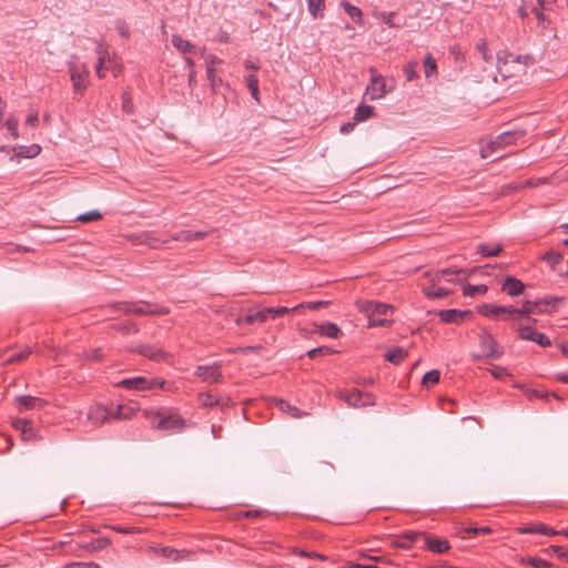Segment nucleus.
<instances>
[{"instance_id": "27", "label": "nucleus", "mask_w": 568, "mask_h": 568, "mask_svg": "<svg viewBox=\"0 0 568 568\" xmlns=\"http://www.w3.org/2000/svg\"><path fill=\"white\" fill-rule=\"evenodd\" d=\"M535 312H537V307L535 306L534 302L526 301L520 308H515L511 306L510 317L517 320L518 317L529 316Z\"/></svg>"}, {"instance_id": "30", "label": "nucleus", "mask_w": 568, "mask_h": 568, "mask_svg": "<svg viewBox=\"0 0 568 568\" xmlns=\"http://www.w3.org/2000/svg\"><path fill=\"white\" fill-rule=\"evenodd\" d=\"M31 352L32 351H31L30 347H24L22 351H20L18 353H13V354H11L10 356H8L6 358H2L3 353L0 352L1 365L2 366H7V365H10V364L23 361V359H26L31 354Z\"/></svg>"}, {"instance_id": "56", "label": "nucleus", "mask_w": 568, "mask_h": 568, "mask_svg": "<svg viewBox=\"0 0 568 568\" xmlns=\"http://www.w3.org/2000/svg\"><path fill=\"white\" fill-rule=\"evenodd\" d=\"M464 532L466 535H475V534H484V535H487V534H490L491 532V529L487 526H484V527H475V526H470V527H467Z\"/></svg>"}, {"instance_id": "29", "label": "nucleus", "mask_w": 568, "mask_h": 568, "mask_svg": "<svg viewBox=\"0 0 568 568\" xmlns=\"http://www.w3.org/2000/svg\"><path fill=\"white\" fill-rule=\"evenodd\" d=\"M519 531L521 534H540L546 536H555L557 535V530L549 528L544 524L530 525L524 528H520Z\"/></svg>"}, {"instance_id": "11", "label": "nucleus", "mask_w": 568, "mask_h": 568, "mask_svg": "<svg viewBox=\"0 0 568 568\" xmlns=\"http://www.w3.org/2000/svg\"><path fill=\"white\" fill-rule=\"evenodd\" d=\"M16 406L20 413L33 409H41L47 402L41 397L21 395L14 399Z\"/></svg>"}, {"instance_id": "63", "label": "nucleus", "mask_w": 568, "mask_h": 568, "mask_svg": "<svg viewBox=\"0 0 568 568\" xmlns=\"http://www.w3.org/2000/svg\"><path fill=\"white\" fill-rule=\"evenodd\" d=\"M112 530L120 532V534H124V535L135 534V532L140 531L136 527H122V526H112Z\"/></svg>"}, {"instance_id": "32", "label": "nucleus", "mask_w": 568, "mask_h": 568, "mask_svg": "<svg viewBox=\"0 0 568 568\" xmlns=\"http://www.w3.org/2000/svg\"><path fill=\"white\" fill-rule=\"evenodd\" d=\"M307 9L314 19H321L324 16L325 0H306Z\"/></svg>"}, {"instance_id": "47", "label": "nucleus", "mask_w": 568, "mask_h": 568, "mask_svg": "<svg viewBox=\"0 0 568 568\" xmlns=\"http://www.w3.org/2000/svg\"><path fill=\"white\" fill-rule=\"evenodd\" d=\"M520 562H525L528 565H531L535 568H549L550 564L544 559L536 558V557H528L527 559L521 558Z\"/></svg>"}, {"instance_id": "26", "label": "nucleus", "mask_w": 568, "mask_h": 568, "mask_svg": "<svg viewBox=\"0 0 568 568\" xmlns=\"http://www.w3.org/2000/svg\"><path fill=\"white\" fill-rule=\"evenodd\" d=\"M317 332L325 337L338 338L342 335L341 328L331 322L317 325Z\"/></svg>"}, {"instance_id": "9", "label": "nucleus", "mask_w": 568, "mask_h": 568, "mask_svg": "<svg viewBox=\"0 0 568 568\" xmlns=\"http://www.w3.org/2000/svg\"><path fill=\"white\" fill-rule=\"evenodd\" d=\"M221 367V362H215L213 365H200L195 369V375L209 384L220 383L223 379Z\"/></svg>"}, {"instance_id": "39", "label": "nucleus", "mask_w": 568, "mask_h": 568, "mask_svg": "<svg viewBox=\"0 0 568 568\" xmlns=\"http://www.w3.org/2000/svg\"><path fill=\"white\" fill-rule=\"evenodd\" d=\"M477 51L480 53L481 59L485 62H491L493 55L489 53L488 44L486 39H479V41L476 44Z\"/></svg>"}, {"instance_id": "35", "label": "nucleus", "mask_w": 568, "mask_h": 568, "mask_svg": "<svg viewBox=\"0 0 568 568\" xmlns=\"http://www.w3.org/2000/svg\"><path fill=\"white\" fill-rule=\"evenodd\" d=\"M172 44L178 51L182 53H190L193 52L195 49V47L191 42L182 39L178 34L172 36Z\"/></svg>"}, {"instance_id": "62", "label": "nucleus", "mask_w": 568, "mask_h": 568, "mask_svg": "<svg viewBox=\"0 0 568 568\" xmlns=\"http://www.w3.org/2000/svg\"><path fill=\"white\" fill-rule=\"evenodd\" d=\"M254 318H255V323H265L270 316L267 314V312H265V307L264 308H261V310H257L256 312H254Z\"/></svg>"}, {"instance_id": "12", "label": "nucleus", "mask_w": 568, "mask_h": 568, "mask_svg": "<svg viewBox=\"0 0 568 568\" xmlns=\"http://www.w3.org/2000/svg\"><path fill=\"white\" fill-rule=\"evenodd\" d=\"M471 272L473 271H467V270H464V268L448 267V268H443V270L436 271L434 274L427 272V273H425V275L430 278V284H436L443 277H446L447 281L450 282V283H455L456 278L453 277V276H456V275H458L460 273L469 275Z\"/></svg>"}, {"instance_id": "22", "label": "nucleus", "mask_w": 568, "mask_h": 568, "mask_svg": "<svg viewBox=\"0 0 568 568\" xmlns=\"http://www.w3.org/2000/svg\"><path fill=\"white\" fill-rule=\"evenodd\" d=\"M524 288L525 286L523 282L514 276H507L503 285V291L509 296L520 295L524 292Z\"/></svg>"}, {"instance_id": "40", "label": "nucleus", "mask_w": 568, "mask_h": 568, "mask_svg": "<svg viewBox=\"0 0 568 568\" xmlns=\"http://www.w3.org/2000/svg\"><path fill=\"white\" fill-rule=\"evenodd\" d=\"M110 544H111V540L108 537H100L98 539L92 540L88 545L87 549L90 551H98V550L104 549Z\"/></svg>"}, {"instance_id": "45", "label": "nucleus", "mask_w": 568, "mask_h": 568, "mask_svg": "<svg viewBox=\"0 0 568 568\" xmlns=\"http://www.w3.org/2000/svg\"><path fill=\"white\" fill-rule=\"evenodd\" d=\"M101 217H102V214L99 211L93 210V211H90V212L79 215L77 217V220L82 223H89V222L98 221Z\"/></svg>"}, {"instance_id": "36", "label": "nucleus", "mask_w": 568, "mask_h": 568, "mask_svg": "<svg viewBox=\"0 0 568 568\" xmlns=\"http://www.w3.org/2000/svg\"><path fill=\"white\" fill-rule=\"evenodd\" d=\"M424 294L429 298H442L449 294V291L444 287H437L436 284L424 286Z\"/></svg>"}, {"instance_id": "25", "label": "nucleus", "mask_w": 568, "mask_h": 568, "mask_svg": "<svg viewBox=\"0 0 568 568\" xmlns=\"http://www.w3.org/2000/svg\"><path fill=\"white\" fill-rule=\"evenodd\" d=\"M302 308H304V304H300L291 308L286 306L265 307V312H267L268 316L274 320L287 314L297 313Z\"/></svg>"}, {"instance_id": "13", "label": "nucleus", "mask_w": 568, "mask_h": 568, "mask_svg": "<svg viewBox=\"0 0 568 568\" xmlns=\"http://www.w3.org/2000/svg\"><path fill=\"white\" fill-rule=\"evenodd\" d=\"M150 549L154 554L160 555L163 558L170 559V560H172L174 562L184 560L189 556V554H190L185 549L178 550V549H174V548L169 547V546H164V547H154V546H152V547H150Z\"/></svg>"}, {"instance_id": "4", "label": "nucleus", "mask_w": 568, "mask_h": 568, "mask_svg": "<svg viewBox=\"0 0 568 568\" xmlns=\"http://www.w3.org/2000/svg\"><path fill=\"white\" fill-rule=\"evenodd\" d=\"M525 131L523 130H513V131H506L501 134L497 135V138L494 141H490L487 145L483 146L480 150V156L483 159H487L494 153L495 151L505 148L507 145L514 144L518 139L524 138Z\"/></svg>"}, {"instance_id": "46", "label": "nucleus", "mask_w": 568, "mask_h": 568, "mask_svg": "<svg viewBox=\"0 0 568 568\" xmlns=\"http://www.w3.org/2000/svg\"><path fill=\"white\" fill-rule=\"evenodd\" d=\"M487 286L486 285H467L465 288H464V295L466 296H474V295H481V294H485L487 292Z\"/></svg>"}, {"instance_id": "14", "label": "nucleus", "mask_w": 568, "mask_h": 568, "mask_svg": "<svg viewBox=\"0 0 568 568\" xmlns=\"http://www.w3.org/2000/svg\"><path fill=\"white\" fill-rule=\"evenodd\" d=\"M470 315V311H460L456 308L442 310L438 312L440 321L447 324H459Z\"/></svg>"}, {"instance_id": "50", "label": "nucleus", "mask_w": 568, "mask_h": 568, "mask_svg": "<svg viewBox=\"0 0 568 568\" xmlns=\"http://www.w3.org/2000/svg\"><path fill=\"white\" fill-rule=\"evenodd\" d=\"M278 406H280L282 412H285V413L290 414L293 417H300L301 416L298 408H296L295 406H292L291 404H288L287 402L283 400V399L280 400Z\"/></svg>"}, {"instance_id": "7", "label": "nucleus", "mask_w": 568, "mask_h": 568, "mask_svg": "<svg viewBox=\"0 0 568 568\" xmlns=\"http://www.w3.org/2000/svg\"><path fill=\"white\" fill-rule=\"evenodd\" d=\"M339 399L345 400L348 406L352 407H364L375 405L374 395L371 393H364L359 389L352 390H339L337 393Z\"/></svg>"}, {"instance_id": "48", "label": "nucleus", "mask_w": 568, "mask_h": 568, "mask_svg": "<svg viewBox=\"0 0 568 568\" xmlns=\"http://www.w3.org/2000/svg\"><path fill=\"white\" fill-rule=\"evenodd\" d=\"M417 65H418V63L413 61V62H408L404 67V73L406 75L407 81H413L418 78V73L416 71Z\"/></svg>"}, {"instance_id": "1", "label": "nucleus", "mask_w": 568, "mask_h": 568, "mask_svg": "<svg viewBox=\"0 0 568 568\" xmlns=\"http://www.w3.org/2000/svg\"><path fill=\"white\" fill-rule=\"evenodd\" d=\"M111 308L115 312H120L123 314H134L138 316L142 315H165L169 314V308L165 306H159L151 303H140V304H131L119 302L111 305Z\"/></svg>"}, {"instance_id": "20", "label": "nucleus", "mask_w": 568, "mask_h": 568, "mask_svg": "<svg viewBox=\"0 0 568 568\" xmlns=\"http://www.w3.org/2000/svg\"><path fill=\"white\" fill-rule=\"evenodd\" d=\"M420 536H422V532L406 531V532L402 534L400 536H397L396 538H394L392 541V546L403 548V549H408L412 547V544L415 540L420 538Z\"/></svg>"}, {"instance_id": "8", "label": "nucleus", "mask_w": 568, "mask_h": 568, "mask_svg": "<svg viewBox=\"0 0 568 568\" xmlns=\"http://www.w3.org/2000/svg\"><path fill=\"white\" fill-rule=\"evenodd\" d=\"M369 72L372 77L371 83L366 88V94L369 95V100L382 99L386 93L393 90V87H387L384 78L375 73V68H371Z\"/></svg>"}, {"instance_id": "10", "label": "nucleus", "mask_w": 568, "mask_h": 568, "mask_svg": "<svg viewBox=\"0 0 568 568\" xmlns=\"http://www.w3.org/2000/svg\"><path fill=\"white\" fill-rule=\"evenodd\" d=\"M517 332L518 336L524 341L535 342L542 347L551 345L549 337L544 333L535 331L532 325H519Z\"/></svg>"}, {"instance_id": "5", "label": "nucleus", "mask_w": 568, "mask_h": 568, "mask_svg": "<svg viewBox=\"0 0 568 568\" xmlns=\"http://www.w3.org/2000/svg\"><path fill=\"white\" fill-rule=\"evenodd\" d=\"M156 423L154 424V428L160 430H166L171 433H180L185 427V420L183 417L175 412H168L161 409L156 413Z\"/></svg>"}, {"instance_id": "59", "label": "nucleus", "mask_w": 568, "mask_h": 568, "mask_svg": "<svg viewBox=\"0 0 568 568\" xmlns=\"http://www.w3.org/2000/svg\"><path fill=\"white\" fill-rule=\"evenodd\" d=\"M296 554H298L302 557L320 559V560H323V561L328 559L327 556L318 554V552H315V551L298 550V551H296Z\"/></svg>"}, {"instance_id": "42", "label": "nucleus", "mask_w": 568, "mask_h": 568, "mask_svg": "<svg viewBox=\"0 0 568 568\" xmlns=\"http://www.w3.org/2000/svg\"><path fill=\"white\" fill-rule=\"evenodd\" d=\"M424 68L426 78L432 77L437 71V64L435 59L428 53L424 59Z\"/></svg>"}, {"instance_id": "15", "label": "nucleus", "mask_w": 568, "mask_h": 568, "mask_svg": "<svg viewBox=\"0 0 568 568\" xmlns=\"http://www.w3.org/2000/svg\"><path fill=\"white\" fill-rule=\"evenodd\" d=\"M420 538L425 540L426 549L432 552L444 554L450 549V545L447 539L434 538L426 532H422Z\"/></svg>"}, {"instance_id": "41", "label": "nucleus", "mask_w": 568, "mask_h": 568, "mask_svg": "<svg viewBox=\"0 0 568 568\" xmlns=\"http://www.w3.org/2000/svg\"><path fill=\"white\" fill-rule=\"evenodd\" d=\"M439 378H440V372L438 369H432L424 375V377L422 379V384L424 386L434 385L439 382Z\"/></svg>"}, {"instance_id": "24", "label": "nucleus", "mask_w": 568, "mask_h": 568, "mask_svg": "<svg viewBox=\"0 0 568 568\" xmlns=\"http://www.w3.org/2000/svg\"><path fill=\"white\" fill-rule=\"evenodd\" d=\"M511 306H497L491 304H483L479 307V313L484 316H500L501 314H508L510 316Z\"/></svg>"}, {"instance_id": "58", "label": "nucleus", "mask_w": 568, "mask_h": 568, "mask_svg": "<svg viewBox=\"0 0 568 568\" xmlns=\"http://www.w3.org/2000/svg\"><path fill=\"white\" fill-rule=\"evenodd\" d=\"M115 29L122 38L128 39L130 37L129 27L125 21L119 20L115 24Z\"/></svg>"}, {"instance_id": "34", "label": "nucleus", "mask_w": 568, "mask_h": 568, "mask_svg": "<svg viewBox=\"0 0 568 568\" xmlns=\"http://www.w3.org/2000/svg\"><path fill=\"white\" fill-rule=\"evenodd\" d=\"M374 114V106L368 104H359L354 114L355 122H363L371 119Z\"/></svg>"}, {"instance_id": "33", "label": "nucleus", "mask_w": 568, "mask_h": 568, "mask_svg": "<svg viewBox=\"0 0 568 568\" xmlns=\"http://www.w3.org/2000/svg\"><path fill=\"white\" fill-rule=\"evenodd\" d=\"M407 357V352L400 347H394L385 354V359L395 365L400 364Z\"/></svg>"}, {"instance_id": "49", "label": "nucleus", "mask_w": 568, "mask_h": 568, "mask_svg": "<svg viewBox=\"0 0 568 568\" xmlns=\"http://www.w3.org/2000/svg\"><path fill=\"white\" fill-rule=\"evenodd\" d=\"M122 110L126 114L133 113V102L131 94L128 91H124L122 94Z\"/></svg>"}, {"instance_id": "23", "label": "nucleus", "mask_w": 568, "mask_h": 568, "mask_svg": "<svg viewBox=\"0 0 568 568\" xmlns=\"http://www.w3.org/2000/svg\"><path fill=\"white\" fill-rule=\"evenodd\" d=\"M110 419H129L134 413V409L125 405H111L108 407Z\"/></svg>"}, {"instance_id": "6", "label": "nucleus", "mask_w": 568, "mask_h": 568, "mask_svg": "<svg viewBox=\"0 0 568 568\" xmlns=\"http://www.w3.org/2000/svg\"><path fill=\"white\" fill-rule=\"evenodd\" d=\"M479 346L483 351L480 355H474L475 359H497L504 354V348L495 339V337L486 329H481L479 334Z\"/></svg>"}, {"instance_id": "61", "label": "nucleus", "mask_w": 568, "mask_h": 568, "mask_svg": "<svg viewBox=\"0 0 568 568\" xmlns=\"http://www.w3.org/2000/svg\"><path fill=\"white\" fill-rule=\"evenodd\" d=\"M235 322L239 326H242L244 324H250V325L254 324L255 323L254 313H250L245 316H239V317H236Z\"/></svg>"}, {"instance_id": "60", "label": "nucleus", "mask_w": 568, "mask_h": 568, "mask_svg": "<svg viewBox=\"0 0 568 568\" xmlns=\"http://www.w3.org/2000/svg\"><path fill=\"white\" fill-rule=\"evenodd\" d=\"M490 373L497 379H503V378L509 376V373L507 372V369L505 367H501V366H494L490 369Z\"/></svg>"}, {"instance_id": "43", "label": "nucleus", "mask_w": 568, "mask_h": 568, "mask_svg": "<svg viewBox=\"0 0 568 568\" xmlns=\"http://www.w3.org/2000/svg\"><path fill=\"white\" fill-rule=\"evenodd\" d=\"M246 85L251 91L252 97L255 100H258V79L255 74H250L246 77Z\"/></svg>"}, {"instance_id": "31", "label": "nucleus", "mask_w": 568, "mask_h": 568, "mask_svg": "<svg viewBox=\"0 0 568 568\" xmlns=\"http://www.w3.org/2000/svg\"><path fill=\"white\" fill-rule=\"evenodd\" d=\"M477 252L484 257L497 256L503 252V245L481 243L477 246Z\"/></svg>"}, {"instance_id": "3", "label": "nucleus", "mask_w": 568, "mask_h": 568, "mask_svg": "<svg viewBox=\"0 0 568 568\" xmlns=\"http://www.w3.org/2000/svg\"><path fill=\"white\" fill-rule=\"evenodd\" d=\"M365 312L368 316L369 327L388 326L390 324V321L386 317L389 313L393 312V306L389 304L379 302H366Z\"/></svg>"}, {"instance_id": "53", "label": "nucleus", "mask_w": 568, "mask_h": 568, "mask_svg": "<svg viewBox=\"0 0 568 568\" xmlns=\"http://www.w3.org/2000/svg\"><path fill=\"white\" fill-rule=\"evenodd\" d=\"M206 75L213 90H215L217 84L222 83L221 78L216 77L215 69L212 65H209V69H206Z\"/></svg>"}, {"instance_id": "52", "label": "nucleus", "mask_w": 568, "mask_h": 568, "mask_svg": "<svg viewBox=\"0 0 568 568\" xmlns=\"http://www.w3.org/2000/svg\"><path fill=\"white\" fill-rule=\"evenodd\" d=\"M20 150L19 155L31 158L36 156L40 152L41 148L38 144H32L30 148L20 146Z\"/></svg>"}, {"instance_id": "44", "label": "nucleus", "mask_w": 568, "mask_h": 568, "mask_svg": "<svg viewBox=\"0 0 568 568\" xmlns=\"http://www.w3.org/2000/svg\"><path fill=\"white\" fill-rule=\"evenodd\" d=\"M335 351L328 346H320L312 348L307 352V356L312 359L316 358L317 356H324V355H331L334 354Z\"/></svg>"}, {"instance_id": "64", "label": "nucleus", "mask_w": 568, "mask_h": 568, "mask_svg": "<svg viewBox=\"0 0 568 568\" xmlns=\"http://www.w3.org/2000/svg\"><path fill=\"white\" fill-rule=\"evenodd\" d=\"M357 122H355V120L353 122H346V123H343L339 128V131L342 134H348L351 133L355 125H356Z\"/></svg>"}, {"instance_id": "57", "label": "nucleus", "mask_w": 568, "mask_h": 568, "mask_svg": "<svg viewBox=\"0 0 568 568\" xmlns=\"http://www.w3.org/2000/svg\"><path fill=\"white\" fill-rule=\"evenodd\" d=\"M171 240L173 241H185L190 242L192 241V235L190 230H183L181 232H178L171 236Z\"/></svg>"}, {"instance_id": "17", "label": "nucleus", "mask_w": 568, "mask_h": 568, "mask_svg": "<svg viewBox=\"0 0 568 568\" xmlns=\"http://www.w3.org/2000/svg\"><path fill=\"white\" fill-rule=\"evenodd\" d=\"M12 427L20 432V435L23 440H33L37 437V432L33 428L32 424L22 418H14L12 420Z\"/></svg>"}, {"instance_id": "38", "label": "nucleus", "mask_w": 568, "mask_h": 568, "mask_svg": "<svg viewBox=\"0 0 568 568\" xmlns=\"http://www.w3.org/2000/svg\"><path fill=\"white\" fill-rule=\"evenodd\" d=\"M106 50L103 49L102 47H99L98 48V63H97V67H95V71H97V75L102 79L104 78V62H105V58H106Z\"/></svg>"}, {"instance_id": "19", "label": "nucleus", "mask_w": 568, "mask_h": 568, "mask_svg": "<svg viewBox=\"0 0 568 568\" xmlns=\"http://www.w3.org/2000/svg\"><path fill=\"white\" fill-rule=\"evenodd\" d=\"M562 301V297L549 296L535 301L534 304L537 307V313H551Z\"/></svg>"}, {"instance_id": "51", "label": "nucleus", "mask_w": 568, "mask_h": 568, "mask_svg": "<svg viewBox=\"0 0 568 568\" xmlns=\"http://www.w3.org/2000/svg\"><path fill=\"white\" fill-rule=\"evenodd\" d=\"M395 16L394 12H386L382 11L376 14V17L385 24H387L389 28H399V26L395 24L393 22V17Z\"/></svg>"}, {"instance_id": "18", "label": "nucleus", "mask_w": 568, "mask_h": 568, "mask_svg": "<svg viewBox=\"0 0 568 568\" xmlns=\"http://www.w3.org/2000/svg\"><path fill=\"white\" fill-rule=\"evenodd\" d=\"M87 416L88 419L94 425L110 420V413L108 412V407L103 405L91 406L88 409Z\"/></svg>"}, {"instance_id": "55", "label": "nucleus", "mask_w": 568, "mask_h": 568, "mask_svg": "<svg viewBox=\"0 0 568 568\" xmlns=\"http://www.w3.org/2000/svg\"><path fill=\"white\" fill-rule=\"evenodd\" d=\"M562 258H564V255L560 252H556V251H549V252L545 253V255H544V260H546L547 262H549L552 265L559 263Z\"/></svg>"}, {"instance_id": "37", "label": "nucleus", "mask_w": 568, "mask_h": 568, "mask_svg": "<svg viewBox=\"0 0 568 568\" xmlns=\"http://www.w3.org/2000/svg\"><path fill=\"white\" fill-rule=\"evenodd\" d=\"M199 402L203 407H214L221 405V399L211 393H201L199 395Z\"/></svg>"}, {"instance_id": "21", "label": "nucleus", "mask_w": 568, "mask_h": 568, "mask_svg": "<svg viewBox=\"0 0 568 568\" xmlns=\"http://www.w3.org/2000/svg\"><path fill=\"white\" fill-rule=\"evenodd\" d=\"M135 352L146 358H150V359L156 361V362L163 361L166 357V353L163 349L156 348L149 344L139 346L135 349Z\"/></svg>"}, {"instance_id": "54", "label": "nucleus", "mask_w": 568, "mask_h": 568, "mask_svg": "<svg viewBox=\"0 0 568 568\" xmlns=\"http://www.w3.org/2000/svg\"><path fill=\"white\" fill-rule=\"evenodd\" d=\"M6 126L10 135L14 139L18 138V120L13 116L8 118L6 121Z\"/></svg>"}, {"instance_id": "28", "label": "nucleus", "mask_w": 568, "mask_h": 568, "mask_svg": "<svg viewBox=\"0 0 568 568\" xmlns=\"http://www.w3.org/2000/svg\"><path fill=\"white\" fill-rule=\"evenodd\" d=\"M341 7L345 10V12L351 17V19L355 23L363 24V12L358 7L353 6L347 0H342Z\"/></svg>"}, {"instance_id": "2", "label": "nucleus", "mask_w": 568, "mask_h": 568, "mask_svg": "<svg viewBox=\"0 0 568 568\" xmlns=\"http://www.w3.org/2000/svg\"><path fill=\"white\" fill-rule=\"evenodd\" d=\"M119 386L125 389L133 390H152L155 388H161L163 390L172 392L173 384L166 381L158 379V378H146L143 376L132 377L123 379L119 383Z\"/></svg>"}, {"instance_id": "16", "label": "nucleus", "mask_w": 568, "mask_h": 568, "mask_svg": "<svg viewBox=\"0 0 568 568\" xmlns=\"http://www.w3.org/2000/svg\"><path fill=\"white\" fill-rule=\"evenodd\" d=\"M70 78L75 93L83 94L89 83V72H80L75 68H70Z\"/></svg>"}]
</instances>
